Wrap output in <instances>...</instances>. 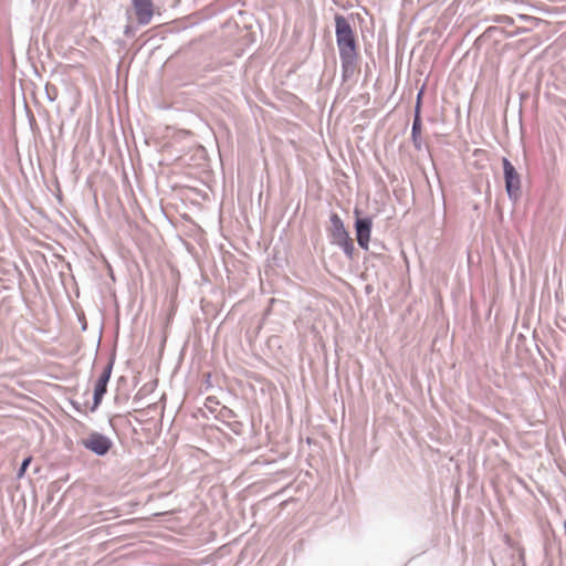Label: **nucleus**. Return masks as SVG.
<instances>
[{
	"label": "nucleus",
	"instance_id": "4",
	"mask_svg": "<svg viewBox=\"0 0 566 566\" xmlns=\"http://www.w3.org/2000/svg\"><path fill=\"white\" fill-rule=\"evenodd\" d=\"M85 449L90 450L98 457H103L108 453L113 442L112 440L99 432H92L90 436L82 441Z\"/></svg>",
	"mask_w": 566,
	"mask_h": 566
},
{
	"label": "nucleus",
	"instance_id": "2",
	"mask_svg": "<svg viewBox=\"0 0 566 566\" xmlns=\"http://www.w3.org/2000/svg\"><path fill=\"white\" fill-rule=\"evenodd\" d=\"M503 164V174H504V182H505V190L507 193V197L516 202L521 198V177L517 174L515 167L513 164L504 157L502 159Z\"/></svg>",
	"mask_w": 566,
	"mask_h": 566
},
{
	"label": "nucleus",
	"instance_id": "9",
	"mask_svg": "<svg viewBox=\"0 0 566 566\" xmlns=\"http://www.w3.org/2000/svg\"><path fill=\"white\" fill-rule=\"evenodd\" d=\"M335 245H338L339 248H342L343 252L345 253V255L348 259H353L354 252H355V247H354V242L350 237L337 242Z\"/></svg>",
	"mask_w": 566,
	"mask_h": 566
},
{
	"label": "nucleus",
	"instance_id": "10",
	"mask_svg": "<svg viewBox=\"0 0 566 566\" xmlns=\"http://www.w3.org/2000/svg\"><path fill=\"white\" fill-rule=\"evenodd\" d=\"M31 461H32V458H31V457H28V458H25V459L22 461V463H21V465H20V468H19V470H18V472H17V478H18V479H21V478L24 475V473H25V471H27V469H28L29 464L31 463Z\"/></svg>",
	"mask_w": 566,
	"mask_h": 566
},
{
	"label": "nucleus",
	"instance_id": "7",
	"mask_svg": "<svg viewBox=\"0 0 566 566\" xmlns=\"http://www.w3.org/2000/svg\"><path fill=\"white\" fill-rule=\"evenodd\" d=\"M422 92L418 93L417 96V105L415 109V116L412 120V127H411V140L416 149L420 150L422 147V140H421V128H422V122L420 116V101H421Z\"/></svg>",
	"mask_w": 566,
	"mask_h": 566
},
{
	"label": "nucleus",
	"instance_id": "3",
	"mask_svg": "<svg viewBox=\"0 0 566 566\" xmlns=\"http://www.w3.org/2000/svg\"><path fill=\"white\" fill-rule=\"evenodd\" d=\"M114 360L111 359L108 364L104 367L102 374L99 375L95 387H94V394H93V405L91 406L90 410L94 412L98 406L101 405L106 391H107V384L109 381L112 370H113Z\"/></svg>",
	"mask_w": 566,
	"mask_h": 566
},
{
	"label": "nucleus",
	"instance_id": "6",
	"mask_svg": "<svg viewBox=\"0 0 566 566\" xmlns=\"http://www.w3.org/2000/svg\"><path fill=\"white\" fill-rule=\"evenodd\" d=\"M137 22L147 25L154 17V4L151 0H130Z\"/></svg>",
	"mask_w": 566,
	"mask_h": 566
},
{
	"label": "nucleus",
	"instance_id": "12",
	"mask_svg": "<svg viewBox=\"0 0 566 566\" xmlns=\"http://www.w3.org/2000/svg\"><path fill=\"white\" fill-rule=\"evenodd\" d=\"M501 21H503V22H505V23H512V22H513L512 18L506 17V15H505V17H502V18H501Z\"/></svg>",
	"mask_w": 566,
	"mask_h": 566
},
{
	"label": "nucleus",
	"instance_id": "5",
	"mask_svg": "<svg viewBox=\"0 0 566 566\" xmlns=\"http://www.w3.org/2000/svg\"><path fill=\"white\" fill-rule=\"evenodd\" d=\"M373 221L369 217L357 218L355 221L356 239L363 250H368Z\"/></svg>",
	"mask_w": 566,
	"mask_h": 566
},
{
	"label": "nucleus",
	"instance_id": "8",
	"mask_svg": "<svg viewBox=\"0 0 566 566\" xmlns=\"http://www.w3.org/2000/svg\"><path fill=\"white\" fill-rule=\"evenodd\" d=\"M331 221V229H329V235L332 239V243L336 244L337 242L347 239L349 237V233L344 227V222L340 219V217L337 213H332L329 217Z\"/></svg>",
	"mask_w": 566,
	"mask_h": 566
},
{
	"label": "nucleus",
	"instance_id": "13",
	"mask_svg": "<svg viewBox=\"0 0 566 566\" xmlns=\"http://www.w3.org/2000/svg\"><path fill=\"white\" fill-rule=\"evenodd\" d=\"M46 95H49L50 101H53V94H50V92H46Z\"/></svg>",
	"mask_w": 566,
	"mask_h": 566
},
{
	"label": "nucleus",
	"instance_id": "15",
	"mask_svg": "<svg viewBox=\"0 0 566 566\" xmlns=\"http://www.w3.org/2000/svg\"><path fill=\"white\" fill-rule=\"evenodd\" d=\"M46 95H49L50 101H53V94H50V92H46Z\"/></svg>",
	"mask_w": 566,
	"mask_h": 566
},
{
	"label": "nucleus",
	"instance_id": "11",
	"mask_svg": "<svg viewBox=\"0 0 566 566\" xmlns=\"http://www.w3.org/2000/svg\"><path fill=\"white\" fill-rule=\"evenodd\" d=\"M124 34H125L126 36H134V35H135V29H134V27H132V25L127 24V25L125 27Z\"/></svg>",
	"mask_w": 566,
	"mask_h": 566
},
{
	"label": "nucleus",
	"instance_id": "14",
	"mask_svg": "<svg viewBox=\"0 0 566 566\" xmlns=\"http://www.w3.org/2000/svg\"><path fill=\"white\" fill-rule=\"evenodd\" d=\"M46 95H49L50 101H53V94H50V92H46Z\"/></svg>",
	"mask_w": 566,
	"mask_h": 566
},
{
	"label": "nucleus",
	"instance_id": "1",
	"mask_svg": "<svg viewBox=\"0 0 566 566\" xmlns=\"http://www.w3.org/2000/svg\"><path fill=\"white\" fill-rule=\"evenodd\" d=\"M335 35L342 64V74L343 78L346 80L356 70L358 52L353 27L349 20L342 14L335 15Z\"/></svg>",
	"mask_w": 566,
	"mask_h": 566
}]
</instances>
